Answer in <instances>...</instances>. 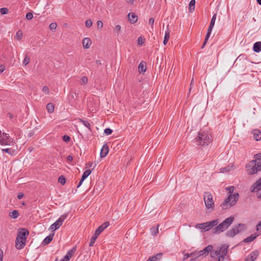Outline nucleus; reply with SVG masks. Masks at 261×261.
<instances>
[{
    "instance_id": "f257e3e1",
    "label": "nucleus",
    "mask_w": 261,
    "mask_h": 261,
    "mask_svg": "<svg viewBox=\"0 0 261 261\" xmlns=\"http://www.w3.org/2000/svg\"><path fill=\"white\" fill-rule=\"evenodd\" d=\"M254 159L246 165L248 174L253 175L261 171V153L254 155Z\"/></svg>"
},
{
    "instance_id": "f03ea898",
    "label": "nucleus",
    "mask_w": 261,
    "mask_h": 261,
    "mask_svg": "<svg viewBox=\"0 0 261 261\" xmlns=\"http://www.w3.org/2000/svg\"><path fill=\"white\" fill-rule=\"evenodd\" d=\"M234 218L230 216L225 219L222 222L220 223L212 230L213 233L219 234L224 230H226L234 221Z\"/></svg>"
},
{
    "instance_id": "7ed1b4c3",
    "label": "nucleus",
    "mask_w": 261,
    "mask_h": 261,
    "mask_svg": "<svg viewBox=\"0 0 261 261\" xmlns=\"http://www.w3.org/2000/svg\"><path fill=\"white\" fill-rule=\"evenodd\" d=\"M239 197V194L238 193H234V194H230L220 205L222 210H227L234 205L238 201Z\"/></svg>"
},
{
    "instance_id": "20e7f679",
    "label": "nucleus",
    "mask_w": 261,
    "mask_h": 261,
    "mask_svg": "<svg viewBox=\"0 0 261 261\" xmlns=\"http://www.w3.org/2000/svg\"><path fill=\"white\" fill-rule=\"evenodd\" d=\"M197 145H207L212 141L210 135L205 132H199L198 135L195 139Z\"/></svg>"
},
{
    "instance_id": "39448f33",
    "label": "nucleus",
    "mask_w": 261,
    "mask_h": 261,
    "mask_svg": "<svg viewBox=\"0 0 261 261\" xmlns=\"http://www.w3.org/2000/svg\"><path fill=\"white\" fill-rule=\"evenodd\" d=\"M247 227L245 224L239 223L228 230L226 233V235L229 238H233L236 234L243 231Z\"/></svg>"
},
{
    "instance_id": "423d86ee",
    "label": "nucleus",
    "mask_w": 261,
    "mask_h": 261,
    "mask_svg": "<svg viewBox=\"0 0 261 261\" xmlns=\"http://www.w3.org/2000/svg\"><path fill=\"white\" fill-rule=\"evenodd\" d=\"M203 199L206 208L214 210L215 203L211 193L210 192H204L203 193Z\"/></svg>"
},
{
    "instance_id": "0eeeda50",
    "label": "nucleus",
    "mask_w": 261,
    "mask_h": 261,
    "mask_svg": "<svg viewBox=\"0 0 261 261\" xmlns=\"http://www.w3.org/2000/svg\"><path fill=\"white\" fill-rule=\"evenodd\" d=\"M68 214H64L61 215L60 218L53 224H51L49 227V229L52 231H54L56 230L59 228L62 225L63 221L66 219L67 217Z\"/></svg>"
},
{
    "instance_id": "6e6552de",
    "label": "nucleus",
    "mask_w": 261,
    "mask_h": 261,
    "mask_svg": "<svg viewBox=\"0 0 261 261\" xmlns=\"http://www.w3.org/2000/svg\"><path fill=\"white\" fill-rule=\"evenodd\" d=\"M13 142V139L9 135L6 133H3L2 137L0 138V144L2 145H10Z\"/></svg>"
},
{
    "instance_id": "1a4fd4ad",
    "label": "nucleus",
    "mask_w": 261,
    "mask_h": 261,
    "mask_svg": "<svg viewBox=\"0 0 261 261\" xmlns=\"http://www.w3.org/2000/svg\"><path fill=\"white\" fill-rule=\"evenodd\" d=\"M29 230L27 229L23 228L19 232L16 238H17V240L20 239L22 240V241H26L27 237L29 235Z\"/></svg>"
},
{
    "instance_id": "9d476101",
    "label": "nucleus",
    "mask_w": 261,
    "mask_h": 261,
    "mask_svg": "<svg viewBox=\"0 0 261 261\" xmlns=\"http://www.w3.org/2000/svg\"><path fill=\"white\" fill-rule=\"evenodd\" d=\"M213 246L209 245L202 250L198 251L200 257H203L206 256L208 253L212 250Z\"/></svg>"
},
{
    "instance_id": "9b49d317",
    "label": "nucleus",
    "mask_w": 261,
    "mask_h": 261,
    "mask_svg": "<svg viewBox=\"0 0 261 261\" xmlns=\"http://www.w3.org/2000/svg\"><path fill=\"white\" fill-rule=\"evenodd\" d=\"M258 255V252L257 250H254L247 256V257L245 259V261H254Z\"/></svg>"
},
{
    "instance_id": "f8f14e48",
    "label": "nucleus",
    "mask_w": 261,
    "mask_h": 261,
    "mask_svg": "<svg viewBox=\"0 0 261 261\" xmlns=\"http://www.w3.org/2000/svg\"><path fill=\"white\" fill-rule=\"evenodd\" d=\"M76 250V247H73L71 249L68 251L66 255L64 256V258L67 260L69 261L70 258L72 257L73 254L75 252Z\"/></svg>"
},
{
    "instance_id": "ddd939ff",
    "label": "nucleus",
    "mask_w": 261,
    "mask_h": 261,
    "mask_svg": "<svg viewBox=\"0 0 261 261\" xmlns=\"http://www.w3.org/2000/svg\"><path fill=\"white\" fill-rule=\"evenodd\" d=\"M109 150V146L106 144H104L100 150V158H105L108 154Z\"/></svg>"
},
{
    "instance_id": "4468645a",
    "label": "nucleus",
    "mask_w": 261,
    "mask_h": 261,
    "mask_svg": "<svg viewBox=\"0 0 261 261\" xmlns=\"http://www.w3.org/2000/svg\"><path fill=\"white\" fill-rule=\"evenodd\" d=\"M26 241H22V240L18 239L16 238L15 241V247L16 249L20 250L24 248L25 245Z\"/></svg>"
},
{
    "instance_id": "2eb2a0df",
    "label": "nucleus",
    "mask_w": 261,
    "mask_h": 261,
    "mask_svg": "<svg viewBox=\"0 0 261 261\" xmlns=\"http://www.w3.org/2000/svg\"><path fill=\"white\" fill-rule=\"evenodd\" d=\"M228 246L222 245L217 249L218 252H220V257H223L226 255L227 252Z\"/></svg>"
},
{
    "instance_id": "dca6fc26",
    "label": "nucleus",
    "mask_w": 261,
    "mask_h": 261,
    "mask_svg": "<svg viewBox=\"0 0 261 261\" xmlns=\"http://www.w3.org/2000/svg\"><path fill=\"white\" fill-rule=\"evenodd\" d=\"M219 223V219H215L212 221L206 222L208 230L212 229L214 227H216Z\"/></svg>"
},
{
    "instance_id": "f3484780",
    "label": "nucleus",
    "mask_w": 261,
    "mask_h": 261,
    "mask_svg": "<svg viewBox=\"0 0 261 261\" xmlns=\"http://www.w3.org/2000/svg\"><path fill=\"white\" fill-rule=\"evenodd\" d=\"M128 18L131 23H134L138 20V16L134 13H129L128 14Z\"/></svg>"
},
{
    "instance_id": "a211bd4d",
    "label": "nucleus",
    "mask_w": 261,
    "mask_h": 261,
    "mask_svg": "<svg viewBox=\"0 0 261 261\" xmlns=\"http://www.w3.org/2000/svg\"><path fill=\"white\" fill-rule=\"evenodd\" d=\"M54 233L50 234L46 237L43 241L42 245L45 246L49 244L53 239Z\"/></svg>"
},
{
    "instance_id": "6ab92c4d",
    "label": "nucleus",
    "mask_w": 261,
    "mask_h": 261,
    "mask_svg": "<svg viewBox=\"0 0 261 261\" xmlns=\"http://www.w3.org/2000/svg\"><path fill=\"white\" fill-rule=\"evenodd\" d=\"M82 43L83 47L85 48L88 49L90 47L92 44V41L90 38H85L83 40Z\"/></svg>"
},
{
    "instance_id": "aec40b11",
    "label": "nucleus",
    "mask_w": 261,
    "mask_h": 261,
    "mask_svg": "<svg viewBox=\"0 0 261 261\" xmlns=\"http://www.w3.org/2000/svg\"><path fill=\"white\" fill-rule=\"evenodd\" d=\"M253 138L256 141L261 139V133L258 129H254L252 132Z\"/></svg>"
},
{
    "instance_id": "412c9836",
    "label": "nucleus",
    "mask_w": 261,
    "mask_h": 261,
    "mask_svg": "<svg viewBox=\"0 0 261 261\" xmlns=\"http://www.w3.org/2000/svg\"><path fill=\"white\" fill-rule=\"evenodd\" d=\"M258 236V234H256V233L252 234L249 237L245 238L244 239L242 242L243 243H250L252 241H253L254 239H256V238Z\"/></svg>"
},
{
    "instance_id": "4be33fe9",
    "label": "nucleus",
    "mask_w": 261,
    "mask_h": 261,
    "mask_svg": "<svg viewBox=\"0 0 261 261\" xmlns=\"http://www.w3.org/2000/svg\"><path fill=\"white\" fill-rule=\"evenodd\" d=\"M138 70L139 72H144L146 70V63L144 61H141L139 66Z\"/></svg>"
},
{
    "instance_id": "5701e85b",
    "label": "nucleus",
    "mask_w": 261,
    "mask_h": 261,
    "mask_svg": "<svg viewBox=\"0 0 261 261\" xmlns=\"http://www.w3.org/2000/svg\"><path fill=\"white\" fill-rule=\"evenodd\" d=\"M253 49L254 51L256 53H259L261 51V42H255L253 46Z\"/></svg>"
},
{
    "instance_id": "b1692460",
    "label": "nucleus",
    "mask_w": 261,
    "mask_h": 261,
    "mask_svg": "<svg viewBox=\"0 0 261 261\" xmlns=\"http://www.w3.org/2000/svg\"><path fill=\"white\" fill-rule=\"evenodd\" d=\"M196 227L197 228L203 229L205 231H208L207 225L206 224V222L199 223L196 224Z\"/></svg>"
},
{
    "instance_id": "393cba45",
    "label": "nucleus",
    "mask_w": 261,
    "mask_h": 261,
    "mask_svg": "<svg viewBox=\"0 0 261 261\" xmlns=\"http://www.w3.org/2000/svg\"><path fill=\"white\" fill-rule=\"evenodd\" d=\"M252 187H253L252 192H257L258 197L261 198V186L257 187L253 185Z\"/></svg>"
},
{
    "instance_id": "a878e982",
    "label": "nucleus",
    "mask_w": 261,
    "mask_h": 261,
    "mask_svg": "<svg viewBox=\"0 0 261 261\" xmlns=\"http://www.w3.org/2000/svg\"><path fill=\"white\" fill-rule=\"evenodd\" d=\"M54 109L55 106L53 103L49 102L47 103L46 105V110L49 113H53L54 111Z\"/></svg>"
},
{
    "instance_id": "bb28decb",
    "label": "nucleus",
    "mask_w": 261,
    "mask_h": 261,
    "mask_svg": "<svg viewBox=\"0 0 261 261\" xmlns=\"http://www.w3.org/2000/svg\"><path fill=\"white\" fill-rule=\"evenodd\" d=\"M163 256L162 253H159L154 256L150 257L152 261H160Z\"/></svg>"
},
{
    "instance_id": "cd10ccee",
    "label": "nucleus",
    "mask_w": 261,
    "mask_h": 261,
    "mask_svg": "<svg viewBox=\"0 0 261 261\" xmlns=\"http://www.w3.org/2000/svg\"><path fill=\"white\" fill-rule=\"evenodd\" d=\"M192 257L191 259V260H198L200 257L199 253L198 251L192 252Z\"/></svg>"
},
{
    "instance_id": "c85d7f7f",
    "label": "nucleus",
    "mask_w": 261,
    "mask_h": 261,
    "mask_svg": "<svg viewBox=\"0 0 261 261\" xmlns=\"http://www.w3.org/2000/svg\"><path fill=\"white\" fill-rule=\"evenodd\" d=\"M216 19V14H215L214 15H213V16L212 18V19H211L210 25L208 28V29L211 30H213V28L215 25Z\"/></svg>"
},
{
    "instance_id": "c756f323",
    "label": "nucleus",
    "mask_w": 261,
    "mask_h": 261,
    "mask_svg": "<svg viewBox=\"0 0 261 261\" xmlns=\"http://www.w3.org/2000/svg\"><path fill=\"white\" fill-rule=\"evenodd\" d=\"M170 38V32L168 30L165 32V36L163 41V44L166 45Z\"/></svg>"
},
{
    "instance_id": "7c9ffc66",
    "label": "nucleus",
    "mask_w": 261,
    "mask_h": 261,
    "mask_svg": "<svg viewBox=\"0 0 261 261\" xmlns=\"http://www.w3.org/2000/svg\"><path fill=\"white\" fill-rule=\"evenodd\" d=\"M76 93L70 92L68 95V99L70 101H74L75 99Z\"/></svg>"
},
{
    "instance_id": "2f4dec72",
    "label": "nucleus",
    "mask_w": 261,
    "mask_h": 261,
    "mask_svg": "<svg viewBox=\"0 0 261 261\" xmlns=\"http://www.w3.org/2000/svg\"><path fill=\"white\" fill-rule=\"evenodd\" d=\"M91 171L90 170H86L85 171L82 176L81 179L84 180L87 177L91 174Z\"/></svg>"
},
{
    "instance_id": "473e14b6",
    "label": "nucleus",
    "mask_w": 261,
    "mask_h": 261,
    "mask_svg": "<svg viewBox=\"0 0 261 261\" xmlns=\"http://www.w3.org/2000/svg\"><path fill=\"white\" fill-rule=\"evenodd\" d=\"M211 256L212 257L216 258L218 257H220V252H218L217 250H213L211 251Z\"/></svg>"
},
{
    "instance_id": "72a5a7b5",
    "label": "nucleus",
    "mask_w": 261,
    "mask_h": 261,
    "mask_svg": "<svg viewBox=\"0 0 261 261\" xmlns=\"http://www.w3.org/2000/svg\"><path fill=\"white\" fill-rule=\"evenodd\" d=\"M80 122H82V124L85 126L86 127H87L90 130H91V124L90 123L86 120H84L82 119H80Z\"/></svg>"
},
{
    "instance_id": "f704fd0d",
    "label": "nucleus",
    "mask_w": 261,
    "mask_h": 261,
    "mask_svg": "<svg viewBox=\"0 0 261 261\" xmlns=\"http://www.w3.org/2000/svg\"><path fill=\"white\" fill-rule=\"evenodd\" d=\"M10 217L13 219H16L19 216V212L17 210H14L9 215Z\"/></svg>"
},
{
    "instance_id": "c9c22d12",
    "label": "nucleus",
    "mask_w": 261,
    "mask_h": 261,
    "mask_svg": "<svg viewBox=\"0 0 261 261\" xmlns=\"http://www.w3.org/2000/svg\"><path fill=\"white\" fill-rule=\"evenodd\" d=\"M195 0H191L189 3V11L190 12H193L195 9Z\"/></svg>"
},
{
    "instance_id": "e433bc0d",
    "label": "nucleus",
    "mask_w": 261,
    "mask_h": 261,
    "mask_svg": "<svg viewBox=\"0 0 261 261\" xmlns=\"http://www.w3.org/2000/svg\"><path fill=\"white\" fill-rule=\"evenodd\" d=\"M98 236H97V235H96L95 233H94V234L93 235V236L91 237V240H90V242L89 243V246H92L95 242V240L97 239V238H98Z\"/></svg>"
},
{
    "instance_id": "4c0bfd02",
    "label": "nucleus",
    "mask_w": 261,
    "mask_h": 261,
    "mask_svg": "<svg viewBox=\"0 0 261 261\" xmlns=\"http://www.w3.org/2000/svg\"><path fill=\"white\" fill-rule=\"evenodd\" d=\"M2 150L3 152H7L11 155H13L15 152V150L14 149H12L11 148L3 149Z\"/></svg>"
},
{
    "instance_id": "58836bf2",
    "label": "nucleus",
    "mask_w": 261,
    "mask_h": 261,
    "mask_svg": "<svg viewBox=\"0 0 261 261\" xmlns=\"http://www.w3.org/2000/svg\"><path fill=\"white\" fill-rule=\"evenodd\" d=\"M22 35H23V33H22V32L21 30H18L16 34V36H15V38L18 40H20L22 38Z\"/></svg>"
},
{
    "instance_id": "ea45409f",
    "label": "nucleus",
    "mask_w": 261,
    "mask_h": 261,
    "mask_svg": "<svg viewBox=\"0 0 261 261\" xmlns=\"http://www.w3.org/2000/svg\"><path fill=\"white\" fill-rule=\"evenodd\" d=\"M58 181L62 185H64L66 183V178L63 175H61L59 177Z\"/></svg>"
},
{
    "instance_id": "a19ab883",
    "label": "nucleus",
    "mask_w": 261,
    "mask_h": 261,
    "mask_svg": "<svg viewBox=\"0 0 261 261\" xmlns=\"http://www.w3.org/2000/svg\"><path fill=\"white\" fill-rule=\"evenodd\" d=\"M8 12L9 9L7 8H2L0 9V13L2 15L7 14Z\"/></svg>"
},
{
    "instance_id": "79ce46f5",
    "label": "nucleus",
    "mask_w": 261,
    "mask_h": 261,
    "mask_svg": "<svg viewBox=\"0 0 261 261\" xmlns=\"http://www.w3.org/2000/svg\"><path fill=\"white\" fill-rule=\"evenodd\" d=\"M104 229L99 226L95 230L94 233L98 236Z\"/></svg>"
},
{
    "instance_id": "37998d69",
    "label": "nucleus",
    "mask_w": 261,
    "mask_h": 261,
    "mask_svg": "<svg viewBox=\"0 0 261 261\" xmlns=\"http://www.w3.org/2000/svg\"><path fill=\"white\" fill-rule=\"evenodd\" d=\"M88 82V78L87 76H83L81 79V84L82 85H86Z\"/></svg>"
},
{
    "instance_id": "c03bdc74",
    "label": "nucleus",
    "mask_w": 261,
    "mask_h": 261,
    "mask_svg": "<svg viewBox=\"0 0 261 261\" xmlns=\"http://www.w3.org/2000/svg\"><path fill=\"white\" fill-rule=\"evenodd\" d=\"M113 132V130L110 128H107L104 130V133L106 135H110Z\"/></svg>"
},
{
    "instance_id": "a18cd8bd",
    "label": "nucleus",
    "mask_w": 261,
    "mask_h": 261,
    "mask_svg": "<svg viewBox=\"0 0 261 261\" xmlns=\"http://www.w3.org/2000/svg\"><path fill=\"white\" fill-rule=\"evenodd\" d=\"M121 27L120 25H117L114 29L115 33H117V34L118 35L121 31Z\"/></svg>"
},
{
    "instance_id": "49530a36",
    "label": "nucleus",
    "mask_w": 261,
    "mask_h": 261,
    "mask_svg": "<svg viewBox=\"0 0 261 261\" xmlns=\"http://www.w3.org/2000/svg\"><path fill=\"white\" fill-rule=\"evenodd\" d=\"M57 27V23L53 22L50 24L49 28L50 30H56Z\"/></svg>"
},
{
    "instance_id": "de8ad7c7",
    "label": "nucleus",
    "mask_w": 261,
    "mask_h": 261,
    "mask_svg": "<svg viewBox=\"0 0 261 261\" xmlns=\"http://www.w3.org/2000/svg\"><path fill=\"white\" fill-rule=\"evenodd\" d=\"M30 58L29 56H25V57L24 58V59L23 61V64L24 65H27V64H29V63L30 62Z\"/></svg>"
},
{
    "instance_id": "09e8293b",
    "label": "nucleus",
    "mask_w": 261,
    "mask_h": 261,
    "mask_svg": "<svg viewBox=\"0 0 261 261\" xmlns=\"http://www.w3.org/2000/svg\"><path fill=\"white\" fill-rule=\"evenodd\" d=\"M85 25L86 27L90 28L92 25V21L91 19H88L86 21Z\"/></svg>"
},
{
    "instance_id": "8fccbe9b",
    "label": "nucleus",
    "mask_w": 261,
    "mask_h": 261,
    "mask_svg": "<svg viewBox=\"0 0 261 261\" xmlns=\"http://www.w3.org/2000/svg\"><path fill=\"white\" fill-rule=\"evenodd\" d=\"M42 92L44 93L45 94H49V89L47 86H44L42 88Z\"/></svg>"
},
{
    "instance_id": "3c124183",
    "label": "nucleus",
    "mask_w": 261,
    "mask_h": 261,
    "mask_svg": "<svg viewBox=\"0 0 261 261\" xmlns=\"http://www.w3.org/2000/svg\"><path fill=\"white\" fill-rule=\"evenodd\" d=\"M63 140L64 142L68 143L70 140V137L67 135H64L63 136Z\"/></svg>"
},
{
    "instance_id": "603ef678",
    "label": "nucleus",
    "mask_w": 261,
    "mask_h": 261,
    "mask_svg": "<svg viewBox=\"0 0 261 261\" xmlns=\"http://www.w3.org/2000/svg\"><path fill=\"white\" fill-rule=\"evenodd\" d=\"M26 18L28 20H31L33 18V14L31 12H28L26 14Z\"/></svg>"
},
{
    "instance_id": "864d4df0",
    "label": "nucleus",
    "mask_w": 261,
    "mask_h": 261,
    "mask_svg": "<svg viewBox=\"0 0 261 261\" xmlns=\"http://www.w3.org/2000/svg\"><path fill=\"white\" fill-rule=\"evenodd\" d=\"M137 41L138 44L140 45H142L144 43V39L141 36L138 38Z\"/></svg>"
},
{
    "instance_id": "5fc2aeb1",
    "label": "nucleus",
    "mask_w": 261,
    "mask_h": 261,
    "mask_svg": "<svg viewBox=\"0 0 261 261\" xmlns=\"http://www.w3.org/2000/svg\"><path fill=\"white\" fill-rule=\"evenodd\" d=\"M226 190L228 191L230 194H232V193L233 192L234 188L233 186H231L226 188Z\"/></svg>"
},
{
    "instance_id": "6e6d98bb",
    "label": "nucleus",
    "mask_w": 261,
    "mask_h": 261,
    "mask_svg": "<svg viewBox=\"0 0 261 261\" xmlns=\"http://www.w3.org/2000/svg\"><path fill=\"white\" fill-rule=\"evenodd\" d=\"M189 257H192V252L190 253H186L184 255V257L183 258V260H186V259L189 258Z\"/></svg>"
},
{
    "instance_id": "4d7b16f0",
    "label": "nucleus",
    "mask_w": 261,
    "mask_h": 261,
    "mask_svg": "<svg viewBox=\"0 0 261 261\" xmlns=\"http://www.w3.org/2000/svg\"><path fill=\"white\" fill-rule=\"evenodd\" d=\"M109 222L108 221H106L104 222L102 224L100 225V227H102V228L105 229H106L109 225Z\"/></svg>"
},
{
    "instance_id": "13d9d810",
    "label": "nucleus",
    "mask_w": 261,
    "mask_h": 261,
    "mask_svg": "<svg viewBox=\"0 0 261 261\" xmlns=\"http://www.w3.org/2000/svg\"><path fill=\"white\" fill-rule=\"evenodd\" d=\"M97 25L98 29H101L103 27V23L101 20H98L97 22Z\"/></svg>"
},
{
    "instance_id": "bf43d9fd",
    "label": "nucleus",
    "mask_w": 261,
    "mask_h": 261,
    "mask_svg": "<svg viewBox=\"0 0 261 261\" xmlns=\"http://www.w3.org/2000/svg\"><path fill=\"white\" fill-rule=\"evenodd\" d=\"M154 21V20L153 18H149L148 20V23L151 26L152 28L153 27Z\"/></svg>"
},
{
    "instance_id": "052dcab7",
    "label": "nucleus",
    "mask_w": 261,
    "mask_h": 261,
    "mask_svg": "<svg viewBox=\"0 0 261 261\" xmlns=\"http://www.w3.org/2000/svg\"><path fill=\"white\" fill-rule=\"evenodd\" d=\"M194 78L192 77L191 83H190V87L189 89V93L191 92V89H192V87L194 86Z\"/></svg>"
},
{
    "instance_id": "680f3d73",
    "label": "nucleus",
    "mask_w": 261,
    "mask_h": 261,
    "mask_svg": "<svg viewBox=\"0 0 261 261\" xmlns=\"http://www.w3.org/2000/svg\"><path fill=\"white\" fill-rule=\"evenodd\" d=\"M254 186H256L257 187L261 186V177L255 182Z\"/></svg>"
},
{
    "instance_id": "e2e57ef3",
    "label": "nucleus",
    "mask_w": 261,
    "mask_h": 261,
    "mask_svg": "<svg viewBox=\"0 0 261 261\" xmlns=\"http://www.w3.org/2000/svg\"><path fill=\"white\" fill-rule=\"evenodd\" d=\"M4 252L2 249H0V261H3Z\"/></svg>"
},
{
    "instance_id": "0e129e2a",
    "label": "nucleus",
    "mask_w": 261,
    "mask_h": 261,
    "mask_svg": "<svg viewBox=\"0 0 261 261\" xmlns=\"http://www.w3.org/2000/svg\"><path fill=\"white\" fill-rule=\"evenodd\" d=\"M212 31L211 30H209V29H207V33H206V35L205 36V38H210V36L211 34V33H212Z\"/></svg>"
},
{
    "instance_id": "69168bd1",
    "label": "nucleus",
    "mask_w": 261,
    "mask_h": 261,
    "mask_svg": "<svg viewBox=\"0 0 261 261\" xmlns=\"http://www.w3.org/2000/svg\"><path fill=\"white\" fill-rule=\"evenodd\" d=\"M212 31L211 30H209V29H207V33H206V35L205 36V38H210V36L211 34V33H212Z\"/></svg>"
},
{
    "instance_id": "338daca9",
    "label": "nucleus",
    "mask_w": 261,
    "mask_h": 261,
    "mask_svg": "<svg viewBox=\"0 0 261 261\" xmlns=\"http://www.w3.org/2000/svg\"><path fill=\"white\" fill-rule=\"evenodd\" d=\"M72 160H73V157H72V156H71V155H70L67 156V161L68 162H71Z\"/></svg>"
},
{
    "instance_id": "774afa93",
    "label": "nucleus",
    "mask_w": 261,
    "mask_h": 261,
    "mask_svg": "<svg viewBox=\"0 0 261 261\" xmlns=\"http://www.w3.org/2000/svg\"><path fill=\"white\" fill-rule=\"evenodd\" d=\"M259 227L261 228V221L258 223V224L256 225V229L258 231L259 230Z\"/></svg>"
}]
</instances>
